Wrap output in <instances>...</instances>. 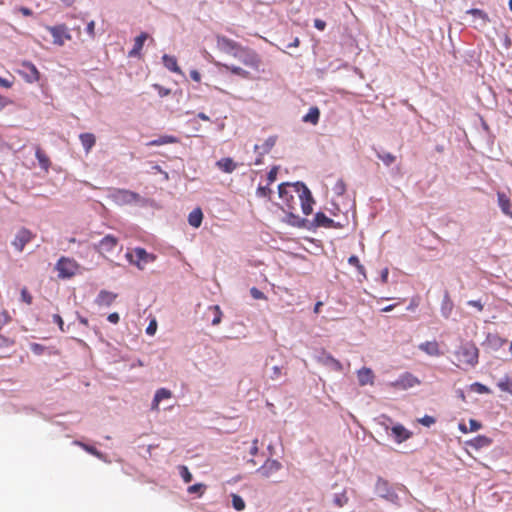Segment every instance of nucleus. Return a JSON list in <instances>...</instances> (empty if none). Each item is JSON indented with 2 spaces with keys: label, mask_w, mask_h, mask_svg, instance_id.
I'll list each match as a JSON object with an SVG mask.
<instances>
[{
  "label": "nucleus",
  "mask_w": 512,
  "mask_h": 512,
  "mask_svg": "<svg viewBox=\"0 0 512 512\" xmlns=\"http://www.w3.org/2000/svg\"><path fill=\"white\" fill-rule=\"evenodd\" d=\"M278 192L282 201L281 208L286 213L285 221L292 226H303L304 219L300 218L295 212L297 207L300 206L304 215L312 213L314 200L310 190L305 184L297 182L294 184H280Z\"/></svg>",
  "instance_id": "1"
},
{
  "label": "nucleus",
  "mask_w": 512,
  "mask_h": 512,
  "mask_svg": "<svg viewBox=\"0 0 512 512\" xmlns=\"http://www.w3.org/2000/svg\"><path fill=\"white\" fill-rule=\"evenodd\" d=\"M459 365L474 367L479 361V349L473 342L462 344L455 352Z\"/></svg>",
  "instance_id": "2"
},
{
  "label": "nucleus",
  "mask_w": 512,
  "mask_h": 512,
  "mask_svg": "<svg viewBox=\"0 0 512 512\" xmlns=\"http://www.w3.org/2000/svg\"><path fill=\"white\" fill-rule=\"evenodd\" d=\"M233 56L252 70L256 72L260 71L262 60L255 50L241 46L238 51L233 53Z\"/></svg>",
  "instance_id": "3"
},
{
  "label": "nucleus",
  "mask_w": 512,
  "mask_h": 512,
  "mask_svg": "<svg viewBox=\"0 0 512 512\" xmlns=\"http://www.w3.org/2000/svg\"><path fill=\"white\" fill-rule=\"evenodd\" d=\"M128 261L137 266L140 270H143L148 263H152L156 260V256L152 253H148L144 248L136 247L131 252L126 253Z\"/></svg>",
  "instance_id": "4"
},
{
  "label": "nucleus",
  "mask_w": 512,
  "mask_h": 512,
  "mask_svg": "<svg viewBox=\"0 0 512 512\" xmlns=\"http://www.w3.org/2000/svg\"><path fill=\"white\" fill-rule=\"evenodd\" d=\"M420 384V380L409 372L401 374L395 381L389 385L395 389L407 390Z\"/></svg>",
  "instance_id": "5"
},
{
  "label": "nucleus",
  "mask_w": 512,
  "mask_h": 512,
  "mask_svg": "<svg viewBox=\"0 0 512 512\" xmlns=\"http://www.w3.org/2000/svg\"><path fill=\"white\" fill-rule=\"evenodd\" d=\"M34 238V233H32L29 229L22 227L17 231L15 238L12 241V245L17 252H22L26 244L31 242Z\"/></svg>",
  "instance_id": "6"
},
{
  "label": "nucleus",
  "mask_w": 512,
  "mask_h": 512,
  "mask_svg": "<svg viewBox=\"0 0 512 512\" xmlns=\"http://www.w3.org/2000/svg\"><path fill=\"white\" fill-rule=\"evenodd\" d=\"M216 44L219 50L232 55L241 48V45L236 41L221 35L216 36Z\"/></svg>",
  "instance_id": "7"
},
{
  "label": "nucleus",
  "mask_w": 512,
  "mask_h": 512,
  "mask_svg": "<svg viewBox=\"0 0 512 512\" xmlns=\"http://www.w3.org/2000/svg\"><path fill=\"white\" fill-rule=\"evenodd\" d=\"M282 468V464L275 459H267L258 469V473L265 478H270Z\"/></svg>",
  "instance_id": "8"
},
{
  "label": "nucleus",
  "mask_w": 512,
  "mask_h": 512,
  "mask_svg": "<svg viewBox=\"0 0 512 512\" xmlns=\"http://www.w3.org/2000/svg\"><path fill=\"white\" fill-rule=\"evenodd\" d=\"M276 141L277 136H270L261 145L254 146V151L259 156V158L256 160V164H260L262 162L261 158L272 150L276 144Z\"/></svg>",
  "instance_id": "9"
},
{
  "label": "nucleus",
  "mask_w": 512,
  "mask_h": 512,
  "mask_svg": "<svg viewBox=\"0 0 512 512\" xmlns=\"http://www.w3.org/2000/svg\"><path fill=\"white\" fill-rule=\"evenodd\" d=\"M21 67V74H23L28 82L32 83L40 79V73L33 63L24 61L21 63Z\"/></svg>",
  "instance_id": "10"
},
{
  "label": "nucleus",
  "mask_w": 512,
  "mask_h": 512,
  "mask_svg": "<svg viewBox=\"0 0 512 512\" xmlns=\"http://www.w3.org/2000/svg\"><path fill=\"white\" fill-rule=\"evenodd\" d=\"M118 239L112 235L105 236L97 245L100 254L111 253L116 248Z\"/></svg>",
  "instance_id": "11"
},
{
  "label": "nucleus",
  "mask_w": 512,
  "mask_h": 512,
  "mask_svg": "<svg viewBox=\"0 0 512 512\" xmlns=\"http://www.w3.org/2000/svg\"><path fill=\"white\" fill-rule=\"evenodd\" d=\"M117 298V294L107 291L101 290L95 300L98 306L109 307Z\"/></svg>",
  "instance_id": "12"
},
{
  "label": "nucleus",
  "mask_w": 512,
  "mask_h": 512,
  "mask_svg": "<svg viewBox=\"0 0 512 512\" xmlns=\"http://www.w3.org/2000/svg\"><path fill=\"white\" fill-rule=\"evenodd\" d=\"M358 382L361 386L373 385L374 384V373L372 369L363 367L357 371Z\"/></svg>",
  "instance_id": "13"
},
{
  "label": "nucleus",
  "mask_w": 512,
  "mask_h": 512,
  "mask_svg": "<svg viewBox=\"0 0 512 512\" xmlns=\"http://www.w3.org/2000/svg\"><path fill=\"white\" fill-rule=\"evenodd\" d=\"M215 65L217 67L225 69L226 71H229L230 73H232L234 75H237V76H239V77H241L243 79H250L251 78L250 72L245 70V69H243L242 67L235 66V65H228V64L219 63V62H217Z\"/></svg>",
  "instance_id": "14"
},
{
  "label": "nucleus",
  "mask_w": 512,
  "mask_h": 512,
  "mask_svg": "<svg viewBox=\"0 0 512 512\" xmlns=\"http://www.w3.org/2000/svg\"><path fill=\"white\" fill-rule=\"evenodd\" d=\"M497 198H498V205H499L501 211L506 216L512 218L511 201H510L509 197L503 192H498Z\"/></svg>",
  "instance_id": "15"
},
{
  "label": "nucleus",
  "mask_w": 512,
  "mask_h": 512,
  "mask_svg": "<svg viewBox=\"0 0 512 512\" xmlns=\"http://www.w3.org/2000/svg\"><path fill=\"white\" fill-rule=\"evenodd\" d=\"M172 397V392L167 388H160L156 391L154 395V399L152 401V409L158 410L159 404L162 400L170 399Z\"/></svg>",
  "instance_id": "16"
},
{
  "label": "nucleus",
  "mask_w": 512,
  "mask_h": 512,
  "mask_svg": "<svg viewBox=\"0 0 512 512\" xmlns=\"http://www.w3.org/2000/svg\"><path fill=\"white\" fill-rule=\"evenodd\" d=\"M115 196L118 200H121L124 203H132L139 200V195L137 193L124 189L117 190Z\"/></svg>",
  "instance_id": "17"
},
{
  "label": "nucleus",
  "mask_w": 512,
  "mask_h": 512,
  "mask_svg": "<svg viewBox=\"0 0 512 512\" xmlns=\"http://www.w3.org/2000/svg\"><path fill=\"white\" fill-rule=\"evenodd\" d=\"M148 38V34L145 32H142L140 35H138L134 40V46L132 50L129 52L130 57H136L140 55V51L143 48V45L145 41Z\"/></svg>",
  "instance_id": "18"
},
{
  "label": "nucleus",
  "mask_w": 512,
  "mask_h": 512,
  "mask_svg": "<svg viewBox=\"0 0 512 512\" xmlns=\"http://www.w3.org/2000/svg\"><path fill=\"white\" fill-rule=\"evenodd\" d=\"M391 431L399 443L406 441L411 437V433L401 424L393 426Z\"/></svg>",
  "instance_id": "19"
},
{
  "label": "nucleus",
  "mask_w": 512,
  "mask_h": 512,
  "mask_svg": "<svg viewBox=\"0 0 512 512\" xmlns=\"http://www.w3.org/2000/svg\"><path fill=\"white\" fill-rule=\"evenodd\" d=\"M216 166L225 173H232L237 168V164L230 157L218 160Z\"/></svg>",
  "instance_id": "20"
},
{
  "label": "nucleus",
  "mask_w": 512,
  "mask_h": 512,
  "mask_svg": "<svg viewBox=\"0 0 512 512\" xmlns=\"http://www.w3.org/2000/svg\"><path fill=\"white\" fill-rule=\"evenodd\" d=\"M314 225L316 227L332 228L335 227L334 221L327 217L323 212H317L314 217Z\"/></svg>",
  "instance_id": "21"
},
{
  "label": "nucleus",
  "mask_w": 512,
  "mask_h": 512,
  "mask_svg": "<svg viewBox=\"0 0 512 512\" xmlns=\"http://www.w3.org/2000/svg\"><path fill=\"white\" fill-rule=\"evenodd\" d=\"M419 349L431 356H439L441 354L439 345L436 341H426L419 345Z\"/></svg>",
  "instance_id": "22"
},
{
  "label": "nucleus",
  "mask_w": 512,
  "mask_h": 512,
  "mask_svg": "<svg viewBox=\"0 0 512 512\" xmlns=\"http://www.w3.org/2000/svg\"><path fill=\"white\" fill-rule=\"evenodd\" d=\"M162 61H163L164 66L168 70H170L174 73H177V74H182V70L178 66L177 59L174 56L164 54L162 57Z\"/></svg>",
  "instance_id": "23"
},
{
  "label": "nucleus",
  "mask_w": 512,
  "mask_h": 512,
  "mask_svg": "<svg viewBox=\"0 0 512 512\" xmlns=\"http://www.w3.org/2000/svg\"><path fill=\"white\" fill-rule=\"evenodd\" d=\"M202 220H203V213L200 208H195L188 215V223L194 228L200 227Z\"/></svg>",
  "instance_id": "24"
},
{
  "label": "nucleus",
  "mask_w": 512,
  "mask_h": 512,
  "mask_svg": "<svg viewBox=\"0 0 512 512\" xmlns=\"http://www.w3.org/2000/svg\"><path fill=\"white\" fill-rule=\"evenodd\" d=\"M83 268L75 261L66 258V278L82 273Z\"/></svg>",
  "instance_id": "25"
},
{
  "label": "nucleus",
  "mask_w": 512,
  "mask_h": 512,
  "mask_svg": "<svg viewBox=\"0 0 512 512\" xmlns=\"http://www.w3.org/2000/svg\"><path fill=\"white\" fill-rule=\"evenodd\" d=\"M320 110L318 107H311L306 115L303 116L302 120L306 123L316 125L319 122Z\"/></svg>",
  "instance_id": "26"
},
{
  "label": "nucleus",
  "mask_w": 512,
  "mask_h": 512,
  "mask_svg": "<svg viewBox=\"0 0 512 512\" xmlns=\"http://www.w3.org/2000/svg\"><path fill=\"white\" fill-rule=\"evenodd\" d=\"M80 141L85 149V151L88 153L91 148L95 145L96 138L94 134L92 133H82L79 136Z\"/></svg>",
  "instance_id": "27"
},
{
  "label": "nucleus",
  "mask_w": 512,
  "mask_h": 512,
  "mask_svg": "<svg viewBox=\"0 0 512 512\" xmlns=\"http://www.w3.org/2000/svg\"><path fill=\"white\" fill-rule=\"evenodd\" d=\"M491 443H492V440L489 437L484 436V435H478L469 442V444L476 449L487 447Z\"/></svg>",
  "instance_id": "28"
},
{
  "label": "nucleus",
  "mask_w": 512,
  "mask_h": 512,
  "mask_svg": "<svg viewBox=\"0 0 512 512\" xmlns=\"http://www.w3.org/2000/svg\"><path fill=\"white\" fill-rule=\"evenodd\" d=\"M178 138L172 135H163L158 139L152 140L148 143V146H161L165 144L177 143Z\"/></svg>",
  "instance_id": "29"
},
{
  "label": "nucleus",
  "mask_w": 512,
  "mask_h": 512,
  "mask_svg": "<svg viewBox=\"0 0 512 512\" xmlns=\"http://www.w3.org/2000/svg\"><path fill=\"white\" fill-rule=\"evenodd\" d=\"M467 14L472 15L475 19H480L483 26L489 22V17L483 10L472 8L467 11Z\"/></svg>",
  "instance_id": "30"
},
{
  "label": "nucleus",
  "mask_w": 512,
  "mask_h": 512,
  "mask_svg": "<svg viewBox=\"0 0 512 512\" xmlns=\"http://www.w3.org/2000/svg\"><path fill=\"white\" fill-rule=\"evenodd\" d=\"M348 263L354 266L359 274H361L365 279L367 278L365 267L360 263V260L357 256L352 255L348 258Z\"/></svg>",
  "instance_id": "31"
},
{
  "label": "nucleus",
  "mask_w": 512,
  "mask_h": 512,
  "mask_svg": "<svg viewBox=\"0 0 512 512\" xmlns=\"http://www.w3.org/2000/svg\"><path fill=\"white\" fill-rule=\"evenodd\" d=\"M498 388L512 395V379L508 376L497 383Z\"/></svg>",
  "instance_id": "32"
},
{
  "label": "nucleus",
  "mask_w": 512,
  "mask_h": 512,
  "mask_svg": "<svg viewBox=\"0 0 512 512\" xmlns=\"http://www.w3.org/2000/svg\"><path fill=\"white\" fill-rule=\"evenodd\" d=\"M85 25V20L82 19V18H75L73 19V23L71 24V27H68L66 25V30H71V31H74L76 33V36L79 37L80 34H81V28L82 26Z\"/></svg>",
  "instance_id": "33"
},
{
  "label": "nucleus",
  "mask_w": 512,
  "mask_h": 512,
  "mask_svg": "<svg viewBox=\"0 0 512 512\" xmlns=\"http://www.w3.org/2000/svg\"><path fill=\"white\" fill-rule=\"evenodd\" d=\"M377 157L386 165L390 166L396 160V157L389 152H379L377 153Z\"/></svg>",
  "instance_id": "34"
},
{
  "label": "nucleus",
  "mask_w": 512,
  "mask_h": 512,
  "mask_svg": "<svg viewBox=\"0 0 512 512\" xmlns=\"http://www.w3.org/2000/svg\"><path fill=\"white\" fill-rule=\"evenodd\" d=\"M231 498H232V505L235 510L242 511L245 509L246 505L241 496H239L238 494H232Z\"/></svg>",
  "instance_id": "35"
},
{
  "label": "nucleus",
  "mask_w": 512,
  "mask_h": 512,
  "mask_svg": "<svg viewBox=\"0 0 512 512\" xmlns=\"http://www.w3.org/2000/svg\"><path fill=\"white\" fill-rule=\"evenodd\" d=\"M209 310L213 312V319L211 321L212 325H218L222 319V311L218 305H214L209 307Z\"/></svg>",
  "instance_id": "36"
},
{
  "label": "nucleus",
  "mask_w": 512,
  "mask_h": 512,
  "mask_svg": "<svg viewBox=\"0 0 512 512\" xmlns=\"http://www.w3.org/2000/svg\"><path fill=\"white\" fill-rule=\"evenodd\" d=\"M36 157L39 161L40 166L44 169H48L49 159L40 148L36 149Z\"/></svg>",
  "instance_id": "37"
},
{
  "label": "nucleus",
  "mask_w": 512,
  "mask_h": 512,
  "mask_svg": "<svg viewBox=\"0 0 512 512\" xmlns=\"http://www.w3.org/2000/svg\"><path fill=\"white\" fill-rule=\"evenodd\" d=\"M179 473L185 483H190L192 481L193 477L187 466H179Z\"/></svg>",
  "instance_id": "38"
},
{
  "label": "nucleus",
  "mask_w": 512,
  "mask_h": 512,
  "mask_svg": "<svg viewBox=\"0 0 512 512\" xmlns=\"http://www.w3.org/2000/svg\"><path fill=\"white\" fill-rule=\"evenodd\" d=\"M325 363L329 364L334 370L342 371L343 367L340 361L335 359L333 356L328 355L325 359Z\"/></svg>",
  "instance_id": "39"
},
{
  "label": "nucleus",
  "mask_w": 512,
  "mask_h": 512,
  "mask_svg": "<svg viewBox=\"0 0 512 512\" xmlns=\"http://www.w3.org/2000/svg\"><path fill=\"white\" fill-rule=\"evenodd\" d=\"M272 190L268 186H259L256 190V195L262 198H270Z\"/></svg>",
  "instance_id": "40"
},
{
  "label": "nucleus",
  "mask_w": 512,
  "mask_h": 512,
  "mask_svg": "<svg viewBox=\"0 0 512 512\" xmlns=\"http://www.w3.org/2000/svg\"><path fill=\"white\" fill-rule=\"evenodd\" d=\"M251 296L256 300H266V295L256 287L250 289Z\"/></svg>",
  "instance_id": "41"
},
{
  "label": "nucleus",
  "mask_w": 512,
  "mask_h": 512,
  "mask_svg": "<svg viewBox=\"0 0 512 512\" xmlns=\"http://www.w3.org/2000/svg\"><path fill=\"white\" fill-rule=\"evenodd\" d=\"M203 488H205V485L202 483H196L194 485H191L188 487V493L194 494V493H203Z\"/></svg>",
  "instance_id": "42"
},
{
  "label": "nucleus",
  "mask_w": 512,
  "mask_h": 512,
  "mask_svg": "<svg viewBox=\"0 0 512 512\" xmlns=\"http://www.w3.org/2000/svg\"><path fill=\"white\" fill-rule=\"evenodd\" d=\"M419 422L426 427H430L431 425L435 424L436 420L433 416L425 415L419 419Z\"/></svg>",
  "instance_id": "43"
},
{
  "label": "nucleus",
  "mask_w": 512,
  "mask_h": 512,
  "mask_svg": "<svg viewBox=\"0 0 512 512\" xmlns=\"http://www.w3.org/2000/svg\"><path fill=\"white\" fill-rule=\"evenodd\" d=\"M21 299L23 302H25L28 305H30L32 303V296L29 293V291L27 290V288H23L21 290Z\"/></svg>",
  "instance_id": "44"
},
{
  "label": "nucleus",
  "mask_w": 512,
  "mask_h": 512,
  "mask_svg": "<svg viewBox=\"0 0 512 512\" xmlns=\"http://www.w3.org/2000/svg\"><path fill=\"white\" fill-rule=\"evenodd\" d=\"M153 87L158 91V94L161 96V97H165V96H168L171 92L170 89L168 88H165L159 84H154Z\"/></svg>",
  "instance_id": "45"
},
{
  "label": "nucleus",
  "mask_w": 512,
  "mask_h": 512,
  "mask_svg": "<svg viewBox=\"0 0 512 512\" xmlns=\"http://www.w3.org/2000/svg\"><path fill=\"white\" fill-rule=\"evenodd\" d=\"M277 173H278V168L277 167H273L268 172V174H267L268 185L272 184L276 180Z\"/></svg>",
  "instance_id": "46"
},
{
  "label": "nucleus",
  "mask_w": 512,
  "mask_h": 512,
  "mask_svg": "<svg viewBox=\"0 0 512 512\" xmlns=\"http://www.w3.org/2000/svg\"><path fill=\"white\" fill-rule=\"evenodd\" d=\"M30 348L32 352L35 353L36 355H41L45 351V347L38 343H32Z\"/></svg>",
  "instance_id": "47"
},
{
  "label": "nucleus",
  "mask_w": 512,
  "mask_h": 512,
  "mask_svg": "<svg viewBox=\"0 0 512 512\" xmlns=\"http://www.w3.org/2000/svg\"><path fill=\"white\" fill-rule=\"evenodd\" d=\"M85 25H86V31L88 33V35L90 36V38H94L95 36V23L94 21H90V22H85Z\"/></svg>",
  "instance_id": "48"
},
{
  "label": "nucleus",
  "mask_w": 512,
  "mask_h": 512,
  "mask_svg": "<svg viewBox=\"0 0 512 512\" xmlns=\"http://www.w3.org/2000/svg\"><path fill=\"white\" fill-rule=\"evenodd\" d=\"M469 426H470L469 431H471V432L477 431L482 427L481 423L475 419L469 420Z\"/></svg>",
  "instance_id": "49"
},
{
  "label": "nucleus",
  "mask_w": 512,
  "mask_h": 512,
  "mask_svg": "<svg viewBox=\"0 0 512 512\" xmlns=\"http://www.w3.org/2000/svg\"><path fill=\"white\" fill-rule=\"evenodd\" d=\"M10 316L7 311L0 313V328L10 321Z\"/></svg>",
  "instance_id": "50"
},
{
  "label": "nucleus",
  "mask_w": 512,
  "mask_h": 512,
  "mask_svg": "<svg viewBox=\"0 0 512 512\" xmlns=\"http://www.w3.org/2000/svg\"><path fill=\"white\" fill-rule=\"evenodd\" d=\"M57 270L59 272V277L64 278V257H61L57 261Z\"/></svg>",
  "instance_id": "51"
},
{
  "label": "nucleus",
  "mask_w": 512,
  "mask_h": 512,
  "mask_svg": "<svg viewBox=\"0 0 512 512\" xmlns=\"http://www.w3.org/2000/svg\"><path fill=\"white\" fill-rule=\"evenodd\" d=\"M156 329H157V323L155 320H153L149 323L148 327L146 328V333L148 335H154L156 332Z\"/></svg>",
  "instance_id": "52"
},
{
  "label": "nucleus",
  "mask_w": 512,
  "mask_h": 512,
  "mask_svg": "<svg viewBox=\"0 0 512 512\" xmlns=\"http://www.w3.org/2000/svg\"><path fill=\"white\" fill-rule=\"evenodd\" d=\"M446 298H447V304L449 305V307H446L445 305H443L442 306V313H443L444 317L448 318L449 315H450V312L452 310V304L449 301L448 296H446Z\"/></svg>",
  "instance_id": "53"
},
{
  "label": "nucleus",
  "mask_w": 512,
  "mask_h": 512,
  "mask_svg": "<svg viewBox=\"0 0 512 512\" xmlns=\"http://www.w3.org/2000/svg\"><path fill=\"white\" fill-rule=\"evenodd\" d=\"M314 27L320 31H323L326 27V22L321 19L314 20Z\"/></svg>",
  "instance_id": "54"
},
{
  "label": "nucleus",
  "mask_w": 512,
  "mask_h": 512,
  "mask_svg": "<svg viewBox=\"0 0 512 512\" xmlns=\"http://www.w3.org/2000/svg\"><path fill=\"white\" fill-rule=\"evenodd\" d=\"M468 305L475 307L478 311L483 310V304L481 303L480 300H470L468 301Z\"/></svg>",
  "instance_id": "55"
},
{
  "label": "nucleus",
  "mask_w": 512,
  "mask_h": 512,
  "mask_svg": "<svg viewBox=\"0 0 512 512\" xmlns=\"http://www.w3.org/2000/svg\"><path fill=\"white\" fill-rule=\"evenodd\" d=\"M108 321L113 324H117L120 320L119 314L114 312L108 315L107 317Z\"/></svg>",
  "instance_id": "56"
},
{
  "label": "nucleus",
  "mask_w": 512,
  "mask_h": 512,
  "mask_svg": "<svg viewBox=\"0 0 512 512\" xmlns=\"http://www.w3.org/2000/svg\"><path fill=\"white\" fill-rule=\"evenodd\" d=\"M334 502L337 506L342 507L347 502V498L344 496H336Z\"/></svg>",
  "instance_id": "57"
},
{
  "label": "nucleus",
  "mask_w": 512,
  "mask_h": 512,
  "mask_svg": "<svg viewBox=\"0 0 512 512\" xmlns=\"http://www.w3.org/2000/svg\"><path fill=\"white\" fill-rule=\"evenodd\" d=\"M59 29L58 28H51L52 35L54 37V41L56 43L62 44V40L59 37Z\"/></svg>",
  "instance_id": "58"
},
{
  "label": "nucleus",
  "mask_w": 512,
  "mask_h": 512,
  "mask_svg": "<svg viewBox=\"0 0 512 512\" xmlns=\"http://www.w3.org/2000/svg\"><path fill=\"white\" fill-rule=\"evenodd\" d=\"M257 453H258V439H254L251 449H250V454L255 456Z\"/></svg>",
  "instance_id": "59"
},
{
  "label": "nucleus",
  "mask_w": 512,
  "mask_h": 512,
  "mask_svg": "<svg viewBox=\"0 0 512 512\" xmlns=\"http://www.w3.org/2000/svg\"><path fill=\"white\" fill-rule=\"evenodd\" d=\"M190 77L196 82H200L201 80V75L197 70H192L190 72Z\"/></svg>",
  "instance_id": "60"
},
{
  "label": "nucleus",
  "mask_w": 512,
  "mask_h": 512,
  "mask_svg": "<svg viewBox=\"0 0 512 512\" xmlns=\"http://www.w3.org/2000/svg\"><path fill=\"white\" fill-rule=\"evenodd\" d=\"M273 375L271 376L272 379H277L281 375V368L279 366L273 367Z\"/></svg>",
  "instance_id": "61"
},
{
  "label": "nucleus",
  "mask_w": 512,
  "mask_h": 512,
  "mask_svg": "<svg viewBox=\"0 0 512 512\" xmlns=\"http://www.w3.org/2000/svg\"><path fill=\"white\" fill-rule=\"evenodd\" d=\"M18 11L22 13L24 16H31L33 14L32 10H30L27 7H20Z\"/></svg>",
  "instance_id": "62"
},
{
  "label": "nucleus",
  "mask_w": 512,
  "mask_h": 512,
  "mask_svg": "<svg viewBox=\"0 0 512 512\" xmlns=\"http://www.w3.org/2000/svg\"><path fill=\"white\" fill-rule=\"evenodd\" d=\"M388 274H389L388 268H385V269L382 270V272H381V281H382V283H387V281H388Z\"/></svg>",
  "instance_id": "63"
},
{
  "label": "nucleus",
  "mask_w": 512,
  "mask_h": 512,
  "mask_svg": "<svg viewBox=\"0 0 512 512\" xmlns=\"http://www.w3.org/2000/svg\"><path fill=\"white\" fill-rule=\"evenodd\" d=\"M11 344H12V342L9 341V339H7V338H5V337L0 335V347H2V346H9Z\"/></svg>",
  "instance_id": "64"
}]
</instances>
